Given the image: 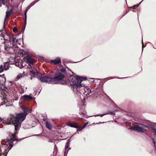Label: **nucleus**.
<instances>
[{
  "label": "nucleus",
  "mask_w": 156,
  "mask_h": 156,
  "mask_svg": "<svg viewBox=\"0 0 156 156\" xmlns=\"http://www.w3.org/2000/svg\"><path fill=\"white\" fill-rule=\"evenodd\" d=\"M23 112V113L21 112L16 115V116H14L12 115H10L9 117L6 120H4L2 122L5 124H14L15 130L16 131L18 129L21 125L22 122L25 119L26 115L30 113L31 110H28L26 108L21 107Z\"/></svg>",
  "instance_id": "1"
},
{
  "label": "nucleus",
  "mask_w": 156,
  "mask_h": 156,
  "mask_svg": "<svg viewBox=\"0 0 156 156\" xmlns=\"http://www.w3.org/2000/svg\"><path fill=\"white\" fill-rule=\"evenodd\" d=\"M86 77H83L78 76L70 75L69 78V86L71 87L73 90L78 94H81L80 91V86L82 85L81 82L83 80H86Z\"/></svg>",
  "instance_id": "2"
},
{
  "label": "nucleus",
  "mask_w": 156,
  "mask_h": 156,
  "mask_svg": "<svg viewBox=\"0 0 156 156\" xmlns=\"http://www.w3.org/2000/svg\"><path fill=\"white\" fill-rule=\"evenodd\" d=\"M65 76V75L64 74L60 73L54 78L51 77L50 76L45 75V77H43L42 79V81H43V83L55 84L57 83L55 82L56 81L62 80Z\"/></svg>",
  "instance_id": "3"
},
{
  "label": "nucleus",
  "mask_w": 156,
  "mask_h": 156,
  "mask_svg": "<svg viewBox=\"0 0 156 156\" xmlns=\"http://www.w3.org/2000/svg\"><path fill=\"white\" fill-rule=\"evenodd\" d=\"M5 49L6 51H10V52L13 51L14 53L20 57H22L23 56H25L28 54L27 52H26L23 50H19L18 46L16 45L13 46V47L10 46L8 47L6 45L5 47Z\"/></svg>",
  "instance_id": "4"
},
{
  "label": "nucleus",
  "mask_w": 156,
  "mask_h": 156,
  "mask_svg": "<svg viewBox=\"0 0 156 156\" xmlns=\"http://www.w3.org/2000/svg\"><path fill=\"white\" fill-rule=\"evenodd\" d=\"M10 139H8L7 140V143L9 145V147L8 150L7 149L6 150H5V153H2L1 151L2 148L3 147L0 148V156H6L7 154L9 151L12 147L13 146V142L14 141L17 140V138L16 135L14 134H11L10 135Z\"/></svg>",
  "instance_id": "5"
},
{
  "label": "nucleus",
  "mask_w": 156,
  "mask_h": 156,
  "mask_svg": "<svg viewBox=\"0 0 156 156\" xmlns=\"http://www.w3.org/2000/svg\"><path fill=\"white\" fill-rule=\"evenodd\" d=\"M27 68L30 73L31 75H32L34 77L37 78L41 82H43L42 81V79L43 77H45V75L41 76L40 73L38 72L36 69L31 65H28L27 66Z\"/></svg>",
  "instance_id": "6"
},
{
  "label": "nucleus",
  "mask_w": 156,
  "mask_h": 156,
  "mask_svg": "<svg viewBox=\"0 0 156 156\" xmlns=\"http://www.w3.org/2000/svg\"><path fill=\"white\" fill-rule=\"evenodd\" d=\"M2 38L4 40V43H11V42H14L15 41V39L13 38H11L9 35L7 34H5L4 35L2 36Z\"/></svg>",
  "instance_id": "7"
},
{
  "label": "nucleus",
  "mask_w": 156,
  "mask_h": 156,
  "mask_svg": "<svg viewBox=\"0 0 156 156\" xmlns=\"http://www.w3.org/2000/svg\"><path fill=\"white\" fill-rule=\"evenodd\" d=\"M129 129L132 130H134L137 132L144 133L145 132L146 129L143 127L139 126H133L129 128Z\"/></svg>",
  "instance_id": "8"
},
{
  "label": "nucleus",
  "mask_w": 156,
  "mask_h": 156,
  "mask_svg": "<svg viewBox=\"0 0 156 156\" xmlns=\"http://www.w3.org/2000/svg\"><path fill=\"white\" fill-rule=\"evenodd\" d=\"M24 60L28 64V65L33 64L34 61L27 54L24 57Z\"/></svg>",
  "instance_id": "9"
},
{
  "label": "nucleus",
  "mask_w": 156,
  "mask_h": 156,
  "mask_svg": "<svg viewBox=\"0 0 156 156\" xmlns=\"http://www.w3.org/2000/svg\"><path fill=\"white\" fill-rule=\"evenodd\" d=\"M16 86V85L15 83H14L12 82H9V83L8 86L5 85V88L6 89H13Z\"/></svg>",
  "instance_id": "10"
},
{
  "label": "nucleus",
  "mask_w": 156,
  "mask_h": 156,
  "mask_svg": "<svg viewBox=\"0 0 156 156\" xmlns=\"http://www.w3.org/2000/svg\"><path fill=\"white\" fill-rule=\"evenodd\" d=\"M8 65L7 62L4 63L3 65H1L0 66V73L2 72L4 70H7L8 69V68L6 67V66Z\"/></svg>",
  "instance_id": "11"
},
{
  "label": "nucleus",
  "mask_w": 156,
  "mask_h": 156,
  "mask_svg": "<svg viewBox=\"0 0 156 156\" xmlns=\"http://www.w3.org/2000/svg\"><path fill=\"white\" fill-rule=\"evenodd\" d=\"M66 125L67 126H69L71 127L75 128H78V126L77 125V123L75 122L67 123L66 124Z\"/></svg>",
  "instance_id": "12"
},
{
  "label": "nucleus",
  "mask_w": 156,
  "mask_h": 156,
  "mask_svg": "<svg viewBox=\"0 0 156 156\" xmlns=\"http://www.w3.org/2000/svg\"><path fill=\"white\" fill-rule=\"evenodd\" d=\"M51 62H53L55 64H57L60 63L61 61L60 58L57 57L55 59L51 61Z\"/></svg>",
  "instance_id": "13"
},
{
  "label": "nucleus",
  "mask_w": 156,
  "mask_h": 156,
  "mask_svg": "<svg viewBox=\"0 0 156 156\" xmlns=\"http://www.w3.org/2000/svg\"><path fill=\"white\" fill-rule=\"evenodd\" d=\"M14 64L15 66L17 67H18L20 69H21L23 68V66L22 65L21 62H20V61L19 62H17L15 61L14 62Z\"/></svg>",
  "instance_id": "14"
},
{
  "label": "nucleus",
  "mask_w": 156,
  "mask_h": 156,
  "mask_svg": "<svg viewBox=\"0 0 156 156\" xmlns=\"http://www.w3.org/2000/svg\"><path fill=\"white\" fill-rule=\"evenodd\" d=\"M25 72L23 71L22 73H20L17 76V80H18L20 78L23 77L25 76Z\"/></svg>",
  "instance_id": "15"
},
{
  "label": "nucleus",
  "mask_w": 156,
  "mask_h": 156,
  "mask_svg": "<svg viewBox=\"0 0 156 156\" xmlns=\"http://www.w3.org/2000/svg\"><path fill=\"white\" fill-rule=\"evenodd\" d=\"M12 10L13 9H12L9 11L6 12L5 19L9 17L12 13Z\"/></svg>",
  "instance_id": "16"
},
{
  "label": "nucleus",
  "mask_w": 156,
  "mask_h": 156,
  "mask_svg": "<svg viewBox=\"0 0 156 156\" xmlns=\"http://www.w3.org/2000/svg\"><path fill=\"white\" fill-rule=\"evenodd\" d=\"M46 127L49 129H51L52 128V126L51 124L47 121L46 122Z\"/></svg>",
  "instance_id": "17"
},
{
  "label": "nucleus",
  "mask_w": 156,
  "mask_h": 156,
  "mask_svg": "<svg viewBox=\"0 0 156 156\" xmlns=\"http://www.w3.org/2000/svg\"><path fill=\"white\" fill-rule=\"evenodd\" d=\"M23 98L28 99H32V97L29 95H24L21 98L22 99Z\"/></svg>",
  "instance_id": "18"
},
{
  "label": "nucleus",
  "mask_w": 156,
  "mask_h": 156,
  "mask_svg": "<svg viewBox=\"0 0 156 156\" xmlns=\"http://www.w3.org/2000/svg\"><path fill=\"white\" fill-rule=\"evenodd\" d=\"M0 78L1 79V80L2 81V82H0V83L1 84H2L3 82H5L6 80V79L5 77H4V76L3 75H0Z\"/></svg>",
  "instance_id": "19"
},
{
  "label": "nucleus",
  "mask_w": 156,
  "mask_h": 156,
  "mask_svg": "<svg viewBox=\"0 0 156 156\" xmlns=\"http://www.w3.org/2000/svg\"><path fill=\"white\" fill-rule=\"evenodd\" d=\"M69 144H66V146H65V151L64 152V155H66V154H67V153L68 151H67L66 150L68 148V147H69Z\"/></svg>",
  "instance_id": "20"
},
{
  "label": "nucleus",
  "mask_w": 156,
  "mask_h": 156,
  "mask_svg": "<svg viewBox=\"0 0 156 156\" xmlns=\"http://www.w3.org/2000/svg\"><path fill=\"white\" fill-rule=\"evenodd\" d=\"M112 112L107 113H106L103 114H101V115L98 114V115H95L94 116H100L101 117H102L103 116H104V115H107V114H112Z\"/></svg>",
  "instance_id": "21"
},
{
  "label": "nucleus",
  "mask_w": 156,
  "mask_h": 156,
  "mask_svg": "<svg viewBox=\"0 0 156 156\" xmlns=\"http://www.w3.org/2000/svg\"><path fill=\"white\" fill-rule=\"evenodd\" d=\"M28 9H26L25 10L24 12V15H25V23H26V20H27V12L28 11Z\"/></svg>",
  "instance_id": "22"
},
{
  "label": "nucleus",
  "mask_w": 156,
  "mask_h": 156,
  "mask_svg": "<svg viewBox=\"0 0 156 156\" xmlns=\"http://www.w3.org/2000/svg\"><path fill=\"white\" fill-rule=\"evenodd\" d=\"M28 9H26L25 10L24 12V15H25V23H26V20H27V12L28 11Z\"/></svg>",
  "instance_id": "23"
},
{
  "label": "nucleus",
  "mask_w": 156,
  "mask_h": 156,
  "mask_svg": "<svg viewBox=\"0 0 156 156\" xmlns=\"http://www.w3.org/2000/svg\"><path fill=\"white\" fill-rule=\"evenodd\" d=\"M86 112H84V111L82 112V110H80L79 112V114L82 115L83 116H84L85 115Z\"/></svg>",
  "instance_id": "24"
},
{
  "label": "nucleus",
  "mask_w": 156,
  "mask_h": 156,
  "mask_svg": "<svg viewBox=\"0 0 156 156\" xmlns=\"http://www.w3.org/2000/svg\"><path fill=\"white\" fill-rule=\"evenodd\" d=\"M86 89L87 91H85V92H87V93L89 94L92 92V90H91L89 88L86 87Z\"/></svg>",
  "instance_id": "25"
},
{
  "label": "nucleus",
  "mask_w": 156,
  "mask_h": 156,
  "mask_svg": "<svg viewBox=\"0 0 156 156\" xmlns=\"http://www.w3.org/2000/svg\"><path fill=\"white\" fill-rule=\"evenodd\" d=\"M151 129L153 133H154L155 134L156 133V129L155 128H154L153 126H151Z\"/></svg>",
  "instance_id": "26"
},
{
  "label": "nucleus",
  "mask_w": 156,
  "mask_h": 156,
  "mask_svg": "<svg viewBox=\"0 0 156 156\" xmlns=\"http://www.w3.org/2000/svg\"><path fill=\"white\" fill-rule=\"evenodd\" d=\"M66 71V69H62L61 70V73H62L63 74H64V73Z\"/></svg>",
  "instance_id": "27"
},
{
  "label": "nucleus",
  "mask_w": 156,
  "mask_h": 156,
  "mask_svg": "<svg viewBox=\"0 0 156 156\" xmlns=\"http://www.w3.org/2000/svg\"><path fill=\"white\" fill-rule=\"evenodd\" d=\"M77 128L78 129H77V131H81L83 129V128L81 127H78V128Z\"/></svg>",
  "instance_id": "28"
},
{
  "label": "nucleus",
  "mask_w": 156,
  "mask_h": 156,
  "mask_svg": "<svg viewBox=\"0 0 156 156\" xmlns=\"http://www.w3.org/2000/svg\"><path fill=\"white\" fill-rule=\"evenodd\" d=\"M37 1L36 2H32L30 5L31 6V7H32V6H33Z\"/></svg>",
  "instance_id": "29"
},
{
  "label": "nucleus",
  "mask_w": 156,
  "mask_h": 156,
  "mask_svg": "<svg viewBox=\"0 0 156 156\" xmlns=\"http://www.w3.org/2000/svg\"><path fill=\"white\" fill-rule=\"evenodd\" d=\"M13 31L14 32H16L17 31V29L16 27H14L13 28Z\"/></svg>",
  "instance_id": "30"
},
{
  "label": "nucleus",
  "mask_w": 156,
  "mask_h": 156,
  "mask_svg": "<svg viewBox=\"0 0 156 156\" xmlns=\"http://www.w3.org/2000/svg\"><path fill=\"white\" fill-rule=\"evenodd\" d=\"M87 126V123H85L84 124V125L81 127L83 129L84 128Z\"/></svg>",
  "instance_id": "31"
},
{
  "label": "nucleus",
  "mask_w": 156,
  "mask_h": 156,
  "mask_svg": "<svg viewBox=\"0 0 156 156\" xmlns=\"http://www.w3.org/2000/svg\"><path fill=\"white\" fill-rule=\"evenodd\" d=\"M141 125H143V127L145 128H147V126L146 125L143 124H140Z\"/></svg>",
  "instance_id": "32"
},
{
  "label": "nucleus",
  "mask_w": 156,
  "mask_h": 156,
  "mask_svg": "<svg viewBox=\"0 0 156 156\" xmlns=\"http://www.w3.org/2000/svg\"><path fill=\"white\" fill-rule=\"evenodd\" d=\"M153 140V142L154 145V146H155V142L154 140V139H152Z\"/></svg>",
  "instance_id": "33"
},
{
  "label": "nucleus",
  "mask_w": 156,
  "mask_h": 156,
  "mask_svg": "<svg viewBox=\"0 0 156 156\" xmlns=\"http://www.w3.org/2000/svg\"><path fill=\"white\" fill-rule=\"evenodd\" d=\"M70 139H68L67 140V142L66 143V144H69V143H70Z\"/></svg>",
  "instance_id": "34"
},
{
  "label": "nucleus",
  "mask_w": 156,
  "mask_h": 156,
  "mask_svg": "<svg viewBox=\"0 0 156 156\" xmlns=\"http://www.w3.org/2000/svg\"><path fill=\"white\" fill-rule=\"evenodd\" d=\"M2 3L3 4V5H5L6 4L5 2L4 1H2Z\"/></svg>",
  "instance_id": "35"
},
{
  "label": "nucleus",
  "mask_w": 156,
  "mask_h": 156,
  "mask_svg": "<svg viewBox=\"0 0 156 156\" xmlns=\"http://www.w3.org/2000/svg\"><path fill=\"white\" fill-rule=\"evenodd\" d=\"M31 7V6H30V5H29V6H28L27 7V9H28V10H29V9H30Z\"/></svg>",
  "instance_id": "36"
},
{
  "label": "nucleus",
  "mask_w": 156,
  "mask_h": 156,
  "mask_svg": "<svg viewBox=\"0 0 156 156\" xmlns=\"http://www.w3.org/2000/svg\"><path fill=\"white\" fill-rule=\"evenodd\" d=\"M24 30H25V28L23 29H22V30H21V33H23V32H24Z\"/></svg>",
  "instance_id": "37"
},
{
  "label": "nucleus",
  "mask_w": 156,
  "mask_h": 156,
  "mask_svg": "<svg viewBox=\"0 0 156 156\" xmlns=\"http://www.w3.org/2000/svg\"><path fill=\"white\" fill-rule=\"evenodd\" d=\"M139 5H136L134 6V8H137Z\"/></svg>",
  "instance_id": "38"
},
{
  "label": "nucleus",
  "mask_w": 156,
  "mask_h": 156,
  "mask_svg": "<svg viewBox=\"0 0 156 156\" xmlns=\"http://www.w3.org/2000/svg\"><path fill=\"white\" fill-rule=\"evenodd\" d=\"M142 49H143V48L145 47V46H144V43H143V41H142Z\"/></svg>",
  "instance_id": "39"
},
{
  "label": "nucleus",
  "mask_w": 156,
  "mask_h": 156,
  "mask_svg": "<svg viewBox=\"0 0 156 156\" xmlns=\"http://www.w3.org/2000/svg\"><path fill=\"white\" fill-rule=\"evenodd\" d=\"M62 83L63 84H65L66 83V82H64V83Z\"/></svg>",
  "instance_id": "40"
},
{
  "label": "nucleus",
  "mask_w": 156,
  "mask_h": 156,
  "mask_svg": "<svg viewBox=\"0 0 156 156\" xmlns=\"http://www.w3.org/2000/svg\"><path fill=\"white\" fill-rule=\"evenodd\" d=\"M6 7H7V8H9V7L7 5H6V6H5Z\"/></svg>",
  "instance_id": "41"
},
{
  "label": "nucleus",
  "mask_w": 156,
  "mask_h": 156,
  "mask_svg": "<svg viewBox=\"0 0 156 156\" xmlns=\"http://www.w3.org/2000/svg\"><path fill=\"white\" fill-rule=\"evenodd\" d=\"M132 8H133V9H135V8H134V6L133 7H132Z\"/></svg>",
  "instance_id": "42"
},
{
  "label": "nucleus",
  "mask_w": 156,
  "mask_h": 156,
  "mask_svg": "<svg viewBox=\"0 0 156 156\" xmlns=\"http://www.w3.org/2000/svg\"><path fill=\"white\" fill-rule=\"evenodd\" d=\"M129 10L127 11H126V13H125V14H126V13H127V12H129Z\"/></svg>",
  "instance_id": "43"
},
{
  "label": "nucleus",
  "mask_w": 156,
  "mask_h": 156,
  "mask_svg": "<svg viewBox=\"0 0 156 156\" xmlns=\"http://www.w3.org/2000/svg\"><path fill=\"white\" fill-rule=\"evenodd\" d=\"M6 145V147H7L8 146L7 145V144Z\"/></svg>",
  "instance_id": "44"
},
{
  "label": "nucleus",
  "mask_w": 156,
  "mask_h": 156,
  "mask_svg": "<svg viewBox=\"0 0 156 156\" xmlns=\"http://www.w3.org/2000/svg\"><path fill=\"white\" fill-rule=\"evenodd\" d=\"M45 119H43V121H45Z\"/></svg>",
  "instance_id": "45"
},
{
  "label": "nucleus",
  "mask_w": 156,
  "mask_h": 156,
  "mask_svg": "<svg viewBox=\"0 0 156 156\" xmlns=\"http://www.w3.org/2000/svg\"><path fill=\"white\" fill-rule=\"evenodd\" d=\"M0 120H1V121L2 120V119H1V118H0Z\"/></svg>",
  "instance_id": "46"
},
{
  "label": "nucleus",
  "mask_w": 156,
  "mask_h": 156,
  "mask_svg": "<svg viewBox=\"0 0 156 156\" xmlns=\"http://www.w3.org/2000/svg\"><path fill=\"white\" fill-rule=\"evenodd\" d=\"M141 3V2H140V3H139V4H140Z\"/></svg>",
  "instance_id": "47"
},
{
  "label": "nucleus",
  "mask_w": 156,
  "mask_h": 156,
  "mask_svg": "<svg viewBox=\"0 0 156 156\" xmlns=\"http://www.w3.org/2000/svg\"><path fill=\"white\" fill-rule=\"evenodd\" d=\"M143 2V1H141V2Z\"/></svg>",
  "instance_id": "48"
},
{
  "label": "nucleus",
  "mask_w": 156,
  "mask_h": 156,
  "mask_svg": "<svg viewBox=\"0 0 156 156\" xmlns=\"http://www.w3.org/2000/svg\"><path fill=\"white\" fill-rule=\"evenodd\" d=\"M143 2V1H141V2Z\"/></svg>",
  "instance_id": "49"
},
{
  "label": "nucleus",
  "mask_w": 156,
  "mask_h": 156,
  "mask_svg": "<svg viewBox=\"0 0 156 156\" xmlns=\"http://www.w3.org/2000/svg\"><path fill=\"white\" fill-rule=\"evenodd\" d=\"M143 2V1H141V2Z\"/></svg>",
  "instance_id": "50"
},
{
  "label": "nucleus",
  "mask_w": 156,
  "mask_h": 156,
  "mask_svg": "<svg viewBox=\"0 0 156 156\" xmlns=\"http://www.w3.org/2000/svg\"><path fill=\"white\" fill-rule=\"evenodd\" d=\"M1 127H1V126H0V128H1Z\"/></svg>",
  "instance_id": "51"
},
{
  "label": "nucleus",
  "mask_w": 156,
  "mask_h": 156,
  "mask_svg": "<svg viewBox=\"0 0 156 156\" xmlns=\"http://www.w3.org/2000/svg\"><path fill=\"white\" fill-rule=\"evenodd\" d=\"M154 48H155V47H154Z\"/></svg>",
  "instance_id": "52"
},
{
  "label": "nucleus",
  "mask_w": 156,
  "mask_h": 156,
  "mask_svg": "<svg viewBox=\"0 0 156 156\" xmlns=\"http://www.w3.org/2000/svg\"><path fill=\"white\" fill-rule=\"evenodd\" d=\"M1 5H0V7H1Z\"/></svg>",
  "instance_id": "53"
}]
</instances>
